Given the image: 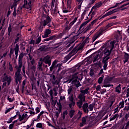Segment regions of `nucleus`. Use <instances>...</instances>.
<instances>
[{
  "label": "nucleus",
  "mask_w": 129,
  "mask_h": 129,
  "mask_svg": "<svg viewBox=\"0 0 129 129\" xmlns=\"http://www.w3.org/2000/svg\"><path fill=\"white\" fill-rule=\"evenodd\" d=\"M101 58V56L99 55V53H96L94 55V60L93 62H95V61H97L99 59Z\"/></svg>",
  "instance_id": "obj_20"
},
{
  "label": "nucleus",
  "mask_w": 129,
  "mask_h": 129,
  "mask_svg": "<svg viewBox=\"0 0 129 129\" xmlns=\"http://www.w3.org/2000/svg\"><path fill=\"white\" fill-rule=\"evenodd\" d=\"M83 48H84V43H82L81 44H79L78 45V46L76 47L74 49H76V50H77V52H78V51H79V50H82V49H83Z\"/></svg>",
  "instance_id": "obj_16"
},
{
  "label": "nucleus",
  "mask_w": 129,
  "mask_h": 129,
  "mask_svg": "<svg viewBox=\"0 0 129 129\" xmlns=\"http://www.w3.org/2000/svg\"><path fill=\"white\" fill-rule=\"evenodd\" d=\"M72 92V88H70L68 90V93L69 94V95H72L73 94H71V93Z\"/></svg>",
  "instance_id": "obj_49"
},
{
  "label": "nucleus",
  "mask_w": 129,
  "mask_h": 129,
  "mask_svg": "<svg viewBox=\"0 0 129 129\" xmlns=\"http://www.w3.org/2000/svg\"><path fill=\"white\" fill-rule=\"evenodd\" d=\"M50 22H51V19L50 17H42L40 23L41 25L45 26H46V25H48Z\"/></svg>",
  "instance_id": "obj_7"
},
{
  "label": "nucleus",
  "mask_w": 129,
  "mask_h": 129,
  "mask_svg": "<svg viewBox=\"0 0 129 129\" xmlns=\"http://www.w3.org/2000/svg\"><path fill=\"white\" fill-rule=\"evenodd\" d=\"M23 58H24V53H21L19 55V62H18V67H22V66H23V61L22 60V59H23Z\"/></svg>",
  "instance_id": "obj_11"
},
{
  "label": "nucleus",
  "mask_w": 129,
  "mask_h": 129,
  "mask_svg": "<svg viewBox=\"0 0 129 129\" xmlns=\"http://www.w3.org/2000/svg\"><path fill=\"white\" fill-rule=\"evenodd\" d=\"M54 38H55V36L53 35L49 37V38L45 39L44 40L48 42V41H51V40H53V39H54Z\"/></svg>",
  "instance_id": "obj_34"
},
{
  "label": "nucleus",
  "mask_w": 129,
  "mask_h": 129,
  "mask_svg": "<svg viewBox=\"0 0 129 129\" xmlns=\"http://www.w3.org/2000/svg\"><path fill=\"white\" fill-rule=\"evenodd\" d=\"M83 104V103L81 101H79V102H77V105H78L79 108H81V107H82Z\"/></svg>",
  "instance_id": "obj_31"
},
{
  "label": "nucleus",
  "mask_w": 129,
  "mask_h": 129,
  "mask_svg": "<svg viewBox=\"0 0 129 129\" xmlns=\"http://www.w3.org/2000/svg\"><path fill=\"white\" fill-rule=\"evenodd\" d=\"M86 120H87V117H83L82 118V122L80 123V127H82V126H84L86 124Z\"/></svg>",
  "instance_id": "obj_15"
},
{
  "label": "nucleus",
  "mask_w": 129,
  "mask_h": 129,
  "mask_svg": "<svg viewBox=\"0 0 129 129\" xmlns=\"http://www.w3.org/2000/svg\"><path fill=\"white\" fill-rule=\"evenodd\" d=\"M85 15H86V10H85L82 14L81 16V20H83V19H84V16H85Z\"/></svg>",
  "instance_id": "obj_41"
},
{
  "label": "nucleus",
  "mask_w": 129,
  "mask_h": 129,
  "mask_svg": "<svg viewBox=\"0 0 129 129\" xmlns=\"http://www.w3.org/2000/svg\"><path fill=\"white\" fill-rule=\"evenodd\" d=\"M41 42V37H38L36 41V44H39Z\"/></svg>",
  "instance_id": "obj_55"
},
{
  "label": "nucleus",
  "mask_w": 129,
  "mask_h": 129,
  "mask_svg": "<svg viewBox=\"0 0 129 129\" xmlns=\"http://www.w3.org/2000/svg\"><path fill=\"white\" fill-rule=\"evenodd\" d=\"M119 106H118V105L117 106L116 108L114 110V114H115V113H116V112H118V108H119Z\"/></svg>",
  "instance_id": "obj_48"
},
{
  "label": "nucleus",
  "mask_w": 129,
  "mask_h": 129,
  "mask_svg": "<svg viewBox=\"0 0 129 129\" xmlns=\"http://www.w3.org/2000/svg\"><path fill=\"white\" fill-rule=\"evenodd\" d=\"M103 77H104V76L102 75L101 76V77H100L98 80V83H99V84H100V83H101L103 80Z\"/></svg>",
  "instance_id": "obj_37"
},
{
  "label": "nucleus",
  "mask_w": 129,
  "mask_h": 129,
  "mask_svg": "<svg viewBox=\"0 0 129 129\" xmlns=\"http://www.w3.org/2000/svg\"><path fill=\"white\" fill-rule=\"evenodd\" d=\"M9 70L11 72H13L14 71V69L13 68V66L11 63H9Z\"/></svg>",
  "instance_id": "obj_44"
},
{
  "label": "nucleus",
  "mask_w": 129,
  "mask_h": 129,
  "mask_svg": "<svg viewBox=\"0 0 129 129\" xmlns=\"http://www.w3.org/2000/svg\"><path fill=\"white\" fill-rule=\"evenodd\" d=\"M103 32H104V29H103V28H102L99 30V31L96 34V35H97L98 37H100V36L102 35V33H103Z\"/></svg>",
  "instance_id": "obj_24"
},
{
  "label": "nucleus",
  "mask_w": 129,
  "mask_h": 129,
  "mask_svg": "<svg viewBox=\"0 0 129 129\" xmlns=\"http://www.w3.org/2000/svg\"><path fill=\"white\" fill-rule=\"evenodd\" d=\"M83 109L84 111V112H86V113H88V103H85L83 105Z\"/></svg>",
  "instance_id": "obj_18"
},
{
  "label": "nucleus",
  "mask_w": 129,
  "mask_h": 129,
  "mask_svg": "<svg viewBox=\"0 0 129 129\" xmlns=\"http://www.w3.org/2000/svg\"><path fill=\"white\" fill-rule=\"evenodd\" d=\"M51 30L47 29L44 31V34L42 35V37L45 39V38H48L49 35H51Z\"/></svg>",
  "instance_id": "obj_13"
},
{
  "label": "nucleus",
  "mask_w": 129,
  "mask_h": 129,
  "mask_svg": "<svg viewBox=\"0 0 129 129\" xmlns=\"http://www.w3.org/2000/svg\"><path fill=\"white\" fill-rule=\"evenodd\" d=\"M75 101L73 98V94L71 95L69 97V106L71 109H73V107L75 106Z\"/></svg>",
  "instance_id": "obj_5"
},
{
  "label": "nucleus",
  "mask_w": 129,
  "mask_h": 129,
  "mask_svg": "<svg viewBox=\"0 0 129 129\" xmlns=\"http://www.w3.org/2000/svg\"><path fill=\"white\" fill-rule=\"evenodd\" d=\"M82 3H83V1L82 0H77V4L78 5V9L80 10L81 9V6L82 5Z\"/></svg>",
  "instance_id": "obj_21"
},
{
  "label": "nucleus",
  "mask_w": 129,
  "mask_h": 129,
  "mask_svg": "<svg viewBox=\"0 0 129 129\" xmlns=\"http://www.w3.org/2000/svg\"><path fill=\"white\" fill-rule=\"evenodd\" d=\"M81 115H82V112L79 111L78 113V118H80V117H81Z\"/></svg>",
  "instance_id": "obj_52"
},
{
  "label": "nucleus",
  "mask_w": 129,
  "mask_h": 129,
  "mask_svg": "<svg viewBox=\"0 0 129 129\" xmlns=\"http://www.w3.org/2000/svg\"><path fill=\"white\" fill-rule=\"evenodd\" d=\"M96 14V10H95V9L94 11H93V12L92 13V14L91 15V19H92V18H93V17L94 16V15Z\"/></svg>",
  "instance_id": "obj_46"
},
{
  "label": "nucleus",
  "mask_w": 129,
  "mask_h": 129,
  "mask_svg": "<svg viewBox=\"0 0 129 129\" xmlns=\"http://www.w3.org/2000/svg\"><path fill=\"white\" fill-rule=\"evenodd\" d=\"M97 21H98V19H96L94 20H93L91 24H90L89 25V28H90V27H91L92 26H93L95 23H96V22H97Z\"/></svg>",
  "instance_id": "obj_29"
},
{
  "label": "nucleus",
  "mask_w": 129,
  "mask_h": 129,
  "mask_svg": "<svg viewBox=\"0 0 129 129\" xmlns=\"http://www.w3.org/2000/svg\"><path fill=\"white\" fill-rule=\"evenodd\" d=\"M29 78H30V80L31 81H35L36 80V79L35 78V76H34V73H32L31 75H28Z\"/></svg>",
  "instance_id": "obj_27"
},
{
  "label": "nucleus",
  "mask_w": 129,
  "mask_h": 129,
  "mask_svg": "<svg viewBox=\"0 0 129 129\" xmlns=\"http://www.w3.org/2000/svg\"><path fill=\"white\" fill-rule=\"evenodd\" d=\"M90 22V20H87L85 22H83L80 26L79 30V32H80V33H82L83 32V31H82L83 30V29H84V27H85V26H86V25H87V24H88V23H89Z\"/></svg>",
  "instance_id": "obj_10"
},
{
  "label": "nucleus",
  "mask_w": 129,
  "mask_h": 129,
  "mask_svg": "<svg viewBox=\"0 0 129 129\" xmlns=\"http://www.w3.org/2000/svg\"><path fill=\"white\" fill-rule=\"evenodd\" d=\"M116 117H118V115L117 114H115L112 117L110 118V120L111 121V120H114V119H115Z\"/></svg>",
  "instance_id": "obj_36"
},
{
  "label": "nucleus",
  "mask_w": 129,
  "mask_h": 129,
  "mask_svg": "<svg viewBox=\"0 0 129 129\" xmlns=\"http://www.w3.org/2000/svg\"><path fill=\"white\" fill-rule=\"evenodd\" d=\"M120 90H121V88H120V85H119L115 88V91H116V92H117L118 93H120Z\"/></svg>",
  "instance_id": "obj_30"
},
{
  "label": "nucleus",
  "mask_w": 129,
  "mask_h": 129,
  "mask_svg": "<svg viewBox=\"0 0 129 129\" xmlns=\"http://www.w3.org/2000/svg\"><path fill=\"white\" fill-rule=\"evenodd\" d=\"M101 89V87H100V85H98L96 87V91H99V90Z\"/></svg>",
  "instance_id": "obj_61"
},
{
  "label": "nucleus",
  "mask_w": 129,
  "mask_h": 129,
  "mask_svg": "<svg viewBox=\"0 0 129 129\" xmlns=\"http://www.w3.org/2000/svg\"><path fill=\"white\" fill-rule=\"evenodd\" d=\"M14 128V124L11 123L9 125V129H13Z\"/></svg>",
  "instance_id": "obj_63"
},
{
  "label": "nucleus",
  "mask_w": 129,
  "mask_h": 129,
  "mask_svg": "<svg viewBox=\"0 0 129 129\" xmlns=\"http://www.w3.org/2000/svg\"><path fill=\"white\" fill-rule=\"evenodd\" d=\"M34 4V0H24V4L22 6L23 9H26L28 13L32 12V8Z\"/></svg>",
  "instance_id": "obj_2"
},
{
  "label": "nucleus",
  "mask_w": 129,
  "mask_h": 129,
  "mask_svg": "<svg viewBox=\"0 0 129 129\" xmlns=\"http://www.w3.org/2000/svg\"><path fill=\"white\" fill-rule=\"evenodd\" d=\"M31 69L32 73L34 74V72H35V71L36 70V66H32Z\"/></svg>",
  "instance_id": "obj_47"
},
{
  "label": "nucleus",
  "mask_w": 129,
  "mask_h": 129,
  "mask_svg": "<svg viewBox=\"0 0 129 129\" xmlns=\"http://www.w3.org/2000/svg\"><path fill=\"white\" fill-rule=\"evenodd\" d=\"M71 29V26L69 25V26H66L64 28L65 31H69Z\"/></svg>",
  "instance_id": "obj_54"
},
{
  "label": "nucleus",
  "mask_w": 129,
  "mask_h": 129,
  "mask_svg": "<svg viewBox=\"0 0 129 129\" xmlns=\"http://www.w3.org/2000/svg\"><path fill=\"white\" fill-rule=\"evenodd\" d=\"M42 61L43 62H44L45 64H48V66H51V59H50L49 55H47L46 56L42 58Z\"/></svg>",
  "instance_id": "obj_9"
},
{
  "label": "nucleus",
  "mask_w": 129,
  "mask_h": 129,
  "mask_svg": "<svg viewBox=\"0 0 129 129\" xmlns=\"http://www.w3.org/2000/svg\"><path fill=\"white\" fill-rule=\"evenodd\" d=\"M110 85L106 82V80L104 82V87H109Z\"/></svg>",
  "instance_id": "obj_40"
},
{
  "label": "nucleus",
  "mask_w": 129,
  "mask_h": 129,
  "mask_svg": "<svg viewBox=\"0 0 129 129\" xmlns=\"http://www.w3.org/2000/svg\"><path fill=\"white\" fill-rule=\"evenodd\" d=\"M16 117H17V115H15L13 117H11L10 118H9V122H10V123L12 122V121H13L14 120V119H16Z\"/></svg>",
  "instance_id": "obj_38"
},
{
  "label": "nucleus",
  "mask_w": 129,
  "mask_h": 129,
  "mask_svg": "<svg viewBox=\"0 0 129 129\" xmlns=\"http://www.w3.org/2000/svg\"><path fill=\"white\" fill-rule=\"evenodd\" d=\"M3 88L7 87V86H9L12 82V77L10 76H4L3 78Z\"/></svg>",
  "instance_id": "obj_4"
},
{
  "label": "nucleus",
  "mask_w": 129,
  "mask_h": 129,
  "mask_svg": "<svg viewBox=\"0 0 129 129\" xmlns=\"http://www.w3.org/2000/svg\"><path fill=\"white\" fill-rule=\"evenodd\" d=\"M62 13L66 14V13H69V10H67V9H62Z\"/></svg>",
  "instance_id": "obj_57"
},
{
  "label": "nucleus",
  "mask_w": 129,
  "mask_h": 129,
  "mask_svg": "<svg viewBox=\"0 0 129 129\" xmlns=\"http://www.w3.org/2000/svg\"><path fill=\"white\" fill-rule=\"evenodd\" d=\"M38 68L39 70H41V71H43V69H42V63H39Z\"/></svg>",
  "instance_id": "obj_53"
},
{
  "label": "nucleus",
  "mask_w": 129,
  "mask_h": 129,
  "mask_svg": "<svg viewBox=\"0 0 129 129\" xmlns=\"http://www.w3.org/2000/svg\"><path fill=\"white\" fill-rule=\"evenodd\" d=\"M14 108H15L14 107H12L9 108L8 109L7 108V109L6 110L5 112V114H7V113H8V112H10V111L12 110V109H14Z\"/></svg>",
  "instance_id": "obj_39"
},
{
  "label": "nucleus",
  "mask_w": 129,
  "mask_h": 129,
  "mask_svg": "<svg viewBox=\"0 0 129 129\" xmlns=\"http://www.w3.org/2000/svg\"><path fill=\"white\" fill-rule=\"evenodd\" d=\"M114 44H115V41H111L110 45L105 48L103 51V53L104 54V57H103L102 62L104 63V70H106V68L107 67V63H108V60L110 58V54L111 51L114 48Z\"/></svg>",
  "instance_id": "obj_1"
},
{
  "label": "nucleus",
  "mask_w": 129,
  "mask_h": 129,
  "mask_svg": "<svg viewBox=\"0 0 129 129\" xmlns=\"http://www.w3.org/2000/svg\"><path fill=\"white\" fill-rule=\"evenodd\" d=\"M14 50L15 52L16 59H18V55H19V51L20 50V45H19L18 44H16Z\"/></svg>",
  "instance_id": "obj_14"
},
{
  "label": "nucleus",
  "mask_w": 129,
  "mask_h": 129,
  "mask_svg": "<svg viewBox=\"0 0 129 129\" xmlns=\"http://www.w3.org/2000/svg\"><path fill=\"white\" fill-rule=\"evenodd\" d=\"M35 110L36 111V113H39V112H40V111H41V110H40V108H39V107H37L35 108Z\"/></svg>",
  "instance_id": "obj_56"
},
{
  "label": "nucleus",
  "mask_w": 129,
  "mask_h": 129,
  "mask_svg": "<svg viewBox=\"0 0 129 129\" xmlns=\"http://www.w3.org/2000/svg\"><path fill=\"white\" fill-rule=\"evenodd\" d=\"M101 6H102V3L101 2H99L97 3L95 6L92 8L90 13H89V15H90V14H91V13H92L93 10H96V9H98V8H100V7H101Z\"/></svg>",
  "instance_id": "obj_12"
},
{
  "label": "nucleus",
  "mask_w": 129,
  "mask_h": 129,
  "mask_svg": "<svg viewBox=\"0 0 129 129\" xmlns=\"http://www.w3.org/2000/svg\"><path fill=\"white\" fill-rule=\"evenodd\" d=\"M78 99H80V101H85V95L83 94H80L78 96Z\"/></svg>",
  "instance_id": "obj_19"
},
{
  "label": "nucleus",
  "mask_w": 129,
  "mask_h": 129,
  "mask_svg": "<svg viewBox=\"0 0 129 129\" xmlns=\"http://www.w3.org/2000/svg\"><path fill=\"white\" fill-rule=\"evenodd\" d=\"M17 71L15 73V82L17 84L19 83H21V81L22 80V75H21V70L22 69V67H19L16 66L15 67Z\"/></svg>",
  "instance_id": "obj_3"
},
{
  "label": "nucleus",
  "mask_w": 129,
  "mask_h": 129,
  "mask_svg": "<svg viewBox=\"0 0 129 129\" xmlns=\"http://www.w3.org/2000/svg\"><path fill=\"white\" fill-rule=\"evenodd\" d=\"M77 53V50L76 49H73V50L64 58L66 61H68L69 59L71 58L73 56H74L75 54Z\"/></svg>",
  "instance_id": "obj_8"
},
{
  "label": "nucleus",
  "mask_w": 129,
  "mask_h": 129,
  "mask_svg": "<svg viewBox=\"0 0 129 129\" xmlns=\"http://www.w3.org/2000/svg\"><path fill=\"white\" fill-rule=\"evenodd\" d=\"M123 56H124L123 62H124V63H126V62H127V61H128L129 54H128V53H127L126 52H124Z\"/></svg>",
  "instance_id": "obj_17"
},
{
  "label": "nucleus",
  "mask_w": 129,
  "mask_h": 129,
  "mask_svg": "<svg viewBox=\"0 0 129 129\" xmlns=\"http://www.w3.org/2000/svg\"><path fill=\"white\" fill-rule=\"evenodd\" d=\"M44 111H42L41 112H40V113L38 115L37 118V119H39V118H40L41 117V115H42V114H44Z\"/></svg>",
  "instance_id": "obj_45"
},
{
  "label": "nucleus",
  "mask_w": 129,
  "mask_h": 129,
  "mask_svg": "<svg viewBox=\"0 0 129 129\" xmlns=\"http://www.w3.org/2000/svg\"><path fill=\"white\" fill-rule=\"evenodd\" d=\"M68 4V9H71V4L72 0H66Z\"/></svg>",
  "instance_id": "obj_28"
},
{
  "label": "nucleus",
  "mask_w": 129,
  "mask_h": 129,
  "mask_svg": "<svg viewBox=\"0 0 129 129\" xmlns=\"http://www.w3.org/2000/svg\"><path fill=\"white\" fill-rule=\"evenodd\" d=\"M94 106L92 104H90L88 106V108L90 110V111H92L93 110Z\"/></svg>",
  "instance_id": "obj_43"
},
{
  "label": "nucleus",
  "mask_w": 129,
  "mask_h": 129,
  "mask_svg": "<svg viewBox=\"0 0 129 129\" xmlns=\"http://www.w3.org/2000/svg\"><path fill=\"white\" fill-rule=\"evenodd\" d=\"M8 32L10 33L12 32V25L10 24L9 27H8Z\"/></svg>",
  "instance_id": "obj_51"
},
{
  "label": "nucleus",
  "mask_w": 129,
  "mask_h": 129,
  "mask_svg": "<svg viewBox=\"0 0 129 129\" xmlns=\"http://www.w3.org/2000/svg\"><path fill=\"white\" fill-rule=\"evenodd\" d=\"M119 108H123L124 106V102L123 101L120 102L119 103Z\"/></svg>",
  "instance_id": "obj_32"
},
{
  "label": "nucleus",
  "mask_w": 129,
  "mask_h": 129,
  "mask_svg": "<svg viewBox=\"0 0 129 129\" xmlns=\"http://www.w3.org/2000/svg\"><path fill=\"white\" fill-rule=\"evenodd\" d=\"M82 94H84V95H85V94H87L88 93V89H86L85 90H83L81 91Z\"/></svg>",
  "instance_id": "obj_35"
},
{
  "label": "nucleus",
  "mask_w": 129,
  "mask_h": 129,
  "mask_svg": "<svg viewBox=\"0 0 129 129\" xmlns=\"http://www.w3.org/2000/svg\"><path fill=\"white\" fill-rule=\"evenodd\" d=\"M14 52H15V49L14 50V49L11 48L10 49V55L14 54Z\"/></svg>",
  "instance_id": "obj_59"
},
{
  "label": "nucleus",
  "mask_w": 129,
  "mask_h": 129,
  "mask_svg": "<svg viewBox=\"0 0 129 129\" xmlns=\"http://www.w3.org/2000/svg\"><path fill=\"white\" fill-rule=\"evenodd\" d=\"M113 25H116V24H115V23H109L105 27V30H107V29H108V28H110V27H111L112 26H113Z\"/></svg>",
  "instance_id": "obj_33"
},
{
  "label": "nucleus",
  "mask_w": 129,
  "mask_h": 129,
  "mask_svg": "<svg viewBox=\"0 0 129 129\" xmlns=\"http://www.w3.org/2000/svg\"><path fill=\"white\" fill-rule=\"evenodd\" d=\"M69 114L71 118L73 117V115L75 114V110L74 109H72L69 111Z\"/></svg>",
  "instance_id": "obj_25"
},
{
  "label": "nucleus",
  "mask_w": 129,
  "mask_h": 129,
  "mask_svg": "<svg viewBox=\"0 0 129 129\" xmlns=\"http://www.w3.org/2000/svg\"><path fill=\"white\" fill-rule=\"evenodd\" d=\"M89 43V38L87 37L83 42V44H84V45H85V44H87Z\"/></svg>",
  "instance_id": "obj_42"
},
{
  "label": "nucleus",
  "mask_w": 129,
  "mask_h": 129,
  "mask_svg": "<svg viewBox=\"0 0 129 129\" xmlns=\"http://www.w3.org/2000/svg\"><path fill=\"white\" fill-rule=\"evenodd\" d=\"M7 100L9 102H13L15 100V97H12L11 96H8Z\"/></svg>",
  "instance_id": "obj_26"
},
{
  "label": "nucleus",
  "mask_w": 129,
  "mask_h": 129,
  "mask_svg": "<svg viewBox=\"0 0 129 129\" xmlns=\"http://www.w3.org/2000/svg\"><path fill=\"white\" fill-rule=\"evenodd\" d=\"M99 36H98L97 35H95L94 37H93V38H92V40H93V42H94L96 40V39H97V38H99Z\"/></svg>",
  "instance_id": "obj_50"
},
{
  "label": "nucleus",
  "mask_w": 129,
  "mask_h": 129,
  "mask_svg": "<svg viewBox=\"0 0 129 129\" xmlns=\"http://www.w3.org/2000/svg\"><path fill=\"white\" fill-rule=\"evenodd\" d=\"M16 115H17H17L19 116V119L20 121H22V120H23L24 119V118H25V117H24V116L21 115V113L19 111L16 112Z\"/></svg>",
  "instance_id": "obj_23"
},
{
  "label": "nucleus",
  "mask_w": 129,
  "mask_h": 129,
  "mask_svg": "<svg viewBox=\"0 0 129 129\" xmlns=\"http://www.w3.org/2000/svg\"><path fill=\"white\" fill-rule=\"evenodd\" d=\"M22 88L24 89L25 88V85H26V81L24 80L22 83Z\"/></svg>",
  "instance_id": "obj_58"
},
{
  "label": "nucleus",
  "mask_w": 129,
  "mask_h": 129,
  "mask_svg": "<svg viewBox=\"0 0 129 129\" xmlns=\"http://www.w3.org/2000/svg\"><path fill=\"white\" fill-rule=\"evenodd\" d=\"M56 63H57V60H54L53 62V63H52V67H55V65H56Z\"/></svg>",
  "instance_id": "obj_64"
},
{
  "label": "nucleus",
  "mask_w": 129,
  "mask_h": 129,
  "mask_svg": "<svg viewBox=\"0 0 129 129\" xmlns=\"http://www.w3.org/2000/svg\"><path fill=\"white\" fill-rule=\"evenodd\" d=\"M116 11H115V10L110 11L105 14L104 17H107L108 16H110V15H112V14H114V13H116Z\"/></svg>",
  "instance_id": "obj_22"
},
{
  "label": "nucleus",
  "mask_w": 129,
  "mask_h": 129,
  "mask_svg": "<svg viewBox=\"0 0 129 129\" xmlns=\"http://www.w3.org/2000/svg\"><path fill=\"white\" fill-rule=\"evenodd\" d=\"M55 115L56 118H58L59 117V112H58V111H56Z\"/></svg>",
  "instance_id": "obj_62"
},
{
  "label": "nucleus",
  "mask_w": 129,
  "mask_h": 129,
  "mask_svg": "<svg viewBox=\"0 0 129 129\" xmlns=\"http://www.w3.org/2000/svg\"><path fill=\"white\" fill-rule=\"evenodd\" d=\"M51 8L52 12L54 13V14L56 13L58 10V3L57 1H55L54 0L52 1Z\"/></svg>",
  "instance_id": "obj_6"
},
{
  "label": "nucleus",
  "mask_w": 129,
  "mask_h": 129,
  "mask_svg": "<svg viewBox=\"0 0 129 129\" xmlns=\"http://www.w3.org/2000/svg\"><path fill=\"white\" fill-rule=\"evenodd\" d=\"M114 102V100L111 101L110 102V104H109V107H111V106H112V104H113V103Z\"/></svg>",
  "instance_id": "obj_60"
}]
</instances>
